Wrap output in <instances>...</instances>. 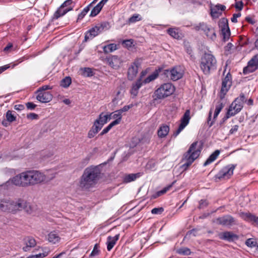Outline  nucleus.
<instances>
[{
    "label": "nucleus",
    "instance_id": "f257e3e1",
    "mask_svg": "<svg viewBox=\"0 0 258 258\" xmlns=\"http://www.w3.org/2000/svg\"><path fill=\"white\" fill-rule=\"evenodd\" d=\"M101 171L98 166H90L86 168L79 182L80 186L82 188L89 189L96 184Z\"/></svg>",
    "mask_w": 258,
    "mask_h": 258
},
{
    "label": "nucleus",
    "instance_id": "f03ea898",
    "mask_svg": "<svg viewBox=\"0 0 258 258\" xmlns=\"http://www.w3.org/2000/svg\"><path fill=\"white\" fill-rule=\"evenodd\" d=\"M200 67L205 75H209L211 71L216 69L215 57L211 53H205L201 58Z\"/></svg>",
    "mask_w": 258,
    "mask_h": 258
},
{
    "label": "nucleus",
    "instance_id": "7ed1b4c3",
    "mask_svg": "<svg viewBox=\"0 0 258 258\" xmlns=\"http://www.w3.org/2000/svg\"><path fill=\"white\" fill-rule=\"evenodd\" d=\"M198 144V142L192 143L187 151L184 154L182 161H184L185 163L181 166L184 169H186L190 166L199 156L201 150L197 148Z\"/></svg>",
    "mask_w": 258,
    "mask_h": 258
},
{
    "label": "nucleus",
    "instance_id": "20e7f679",
    "mask_svg": "<svg viewBox=\"0 0 258 258\" xmlns=\"http://www.w3.org/2000/svg\"><path fill=\"white\" fill-rule=\"evenodd\" d=\"M174 91V86L171 83H164L154 91L153 98L154 100L163 99L172 95Z\"/></svg>",
    "mask_w": 258,
    "mask_h": 258
},
{
    "label": "nucleus",
    "instance_id": "39448f33",
    "mask_svg": "<svg viewBox=\"0 0 258 258\" xmlns=\"http://www.w3.org/2000/svg\"><path fill=\"white\" fill-rule=\"evenodd\" d=\"M15 185L26 187L31 185L30 177L28 171L23 172L10 179Z\"/></svg>",
    "mask_w": 258,
    "mask_h": 258
},
{
    "label": "nucleus",
    "instance_id": "423d86ee",
    "mask_svg": "<svg viewBox=\"0 0 258 258\" xmlns=\"http://www.w3.org/2000/svg\"><path fill=\"white\" fill-rule=\"evenodd\" d=\"M236 165L229 164L223 167L214 177V180L218 182L223 179H229L233 174Z\"/></svg>",
    "mask_w": 258,
    "mask_h": 258
},
{
    "label": "nucleus",
    "instance_id": "0eeeda50",
    "mask_svg": "<svg viewBox=\"0 0 258 258\" xmlns=\"http://www.w3.org/2000/svg\"><path fill=\"white\" fill-rule=\"evenodd\" d=\"M108 26V23L104 22L92 28L86 32L84 41L87 42L88 40L93 39L102 32L105 29H107Z\"/></svg>",
    "mask_w": 258,
    "mask_h": 258
},
{
    "label": "nucleus",
    "instance_id": "6e6552de",
    "mask_svg": "<svg viewBox=\"0 0 258 258\" xmlns=\"http://www.w3.org/2000/svg\"><path fill=\"white\" fill-rule=\"evenodd\" d=\"M231 85L232 76L231 74L228 72L222 80L221 89L219 94L221 100L224 98L225 95L229 90Z\"/></svg>",
    "mask_w": 258,
    "mask_h": 258
},
{
    "label": "nucleus",
    "instance_id": "1a4fd4ad",
    "mask_svg": "<svg viewBox=\"0 0 258 258\" xmlns=\"http://www.w3.org/2000/svg\"><path fill=\"white\" fill-rule=\"evenodd\" d=\"M196 31L202 30L206 34L207 36L214 40L216 38V32L214 28L208 26L204 23H200L198 25L195 26Z\"/></svg>",
    "mask_w": 258,
    "mask_h": 258
},
{
    "label": "nucleus",
    "instance_id": "9d476101",
    "mask_svg": "<svg viewBox=\"0 0 258 258\" xmlns=\"http://www.w3.org/2000/svg\"><path fill=\"white\" fill-rule=\"evenodd\" d=\"M218 25L220 28L223 40L224 41H227L230 36V31L227 19L225 18H221L219 21Z\"/></svg>",
    "mask_w": 258,
    "mask_h": 258
},
{
    "label": "nucleus",
    "instance_id": "9b49d317",
    "mask_svg": "<svg viewBox=\"0 0 258 258\" xmlns=\"http://www.w3.org/2000/svg\"><path fill=\"white\" fill-rule=\"evenodd\" d=\"M190 111L189 109H187L185 111L183 116L180 119V123L177 130L173 134L174 137H176L178 134L189 123L190 116Z\"/></svg>",
    "mask_w": 258,
    "mask_h": 258
},
{
    "label": "nucleus",
    "instance_id": "f8f14e48",
    "mask_svg": "<svg viewBox=\"0 0 258 258\" xmlns=\"http://www.w3.org/2000/svg\"><path fill=\"white\" fill-rule=\"evenodd\" d=\"M224 107V104L222 102V100H220L216 102L215 105V110L214 114V117L213 120L211 121V117L212 114V108H211L208 117L207 122L209 125V127H211L214 123L219 113L221 112L222 109Z\"/></svg>",
    "mask_w": 258,
    "mask_h": 258
},
{
    "label": "nucleus",
    "instance_id": "ddd939ff",
    "mask_svg": "<svg viewBox=\"0 0 258 258\" xmlns=\"http://www.w3.org/2000/svg\"><path fill=\"white\" fill-rule=\"evenodd\" d=\"M216 222L218 225L228 227L237 225V220L230 215H226L218 217L216 219Z\"/></svg>",
    "mask_w": 258,
    "mask_h": 258
},
{
    "label": "nucleus",
    "instance_id": "4468645a",
    "mask_svg": "<svg viewBox=\"0 0 258 258\" xmlns=\"http://www.w3.org/2000/svg\"><path fill=\"white\" fill-rule=\"evenodd\" d=\"M166 72L167 76L170 77V79L174 81L181 79L184 74L183 69L180 66L173 67L170 70H166Z\"/></svg>",
    "mask_w": 258,
    "mask_h": 258
},
{
    "label": "nucleus",
    "instance_id": "2eb2a0df",
    "mask_svg": "<svg viewBox=\"0 0 258 258\" xmlns=\"http://www.w3.org/2000/svg\"><path fill=\"white\" fill-rule=\"evenodd\" d=\"M12 213H15L18 211H22V210H24L27 212H29L30 206L24 200L18 199L16 201L12 200Z\"/></svg>",
    "mask_w": 258,
    "mask_h": 258
},
{
    "label": "nucleus",
    "instance_id": "dca6fc26",
    "mask_svg": "<svg viewBox=\"0 0 258 258\" xmlns=\"http://www.w3.org/2000/svg\"><path fill=\"white\" fill-rule=\"evenodd\" d=\"M31 185H34L35 184L40 183L44 181L45 179V175L37 170H28Z\"/></svg>",
    "mask_w": 258,
    "mask_h": 258
},
{
    "label": "nucleus",
    "instance_id": "f3484780",
    "mask_svg": "<svg viewBox=\"0 0 258 258\" xmlns=\"http://www.w3.org/2000/svg\"><path fill=\"white\" fill-rule=\"evenodd\" d=\"M258 69V54L254 55L249 60L247 66L243 69L244 74H248L252 73Z\"/></svg>",
    "mask_w": 258,
    "mask_h": 258
},
{
    "label": "nucleus",
    "instance_id": "a211bd4d",
    "mask_svg": "<svg viewBox=\"0 0 258 258\" xmlns=\"http://www.w3.org/2000/svg\"><path fill=\"white\" fill-rule=\"evenodd\" d=\"M142 59L136 58L128 68L127 71V77L128 80H132L137 76L138 72V68L141 66Z\"/></svg>",
    "mask_w": 258,
    "mask_h": 258
},
{
    "label": "nucleus",
    "instance_id": "6ab92c4d",
    "mask_svg": "<svg viewBox=\"0 0 258 258\" xmlns=\"http://www.w3.org/2000/svg\"><path fill=\"white\" fill-rule=\"evenodd\" d=\"M12 200L9 199H0V211L12 213Z\"/></svg>",
    "mask_w": 258,
    "mask_h": 258
},
{
    "label": "nucleus",
    "instance_id": "aec40b11",
    "mask_svg": "<svg viewBox=\"0 0 258 258\" xmlns=\"http://www.w3.org/2000/svg\"><path fill=\"white\" fill-rule=\"evenodd\" d=\"M106 60L109 66L114 69H118L122 63V60L117 55L107 57Z\"/></svg>",
    "mask_w": 258,
    "mask_h": 258
},
{
    "label": "nucleus",
    "instance_id": "412c9836",
    "mask_svg": "<svg viewBox=\"0 0 258 258\" xmlns=\"http://www.w3.org/2000/svg\"><path fill=\"white\" fill-rule=\"evenodd\" d=\"M35 93L37 94L36 96L37 100L42 103H48L53 98L52 95L49 92H42L41 91H36Z\"/></svg>",
    "mask_w": 258,
    "mask_h": 258
},
{
    "label": "nucleus",
    "instance_id": "4be33fe9",
    "mask_svg": "<svg viewBox=\"0 0 258 258\" xmlns=\"http://www.w3.org/2000/svg\"><path fill=\"white\" fill-rule=\"evenodd\" d=\"M219 237L220 239L226 240L228 242H233L239 238L238 235L231 231H225L220 233L219 234Z\"/></svg>",
    "mask_w": 258,
    "mask_h": 258
},
{
    "label": "nucleus",
    "instance_id": "5701e85b",
    "mask_svg": "<svg viewBox=\"0 0 258 258\" xmlns=\"http://www.w3.org/2000/svg\"><path fill=\"white\" fill-rule=\"evenodd\" d=\"M240 217L244 220L248 222H251L252 224H255L258 225V217L255 215L247 212H241L239 214Z\"/></svg>",
    "mask_w": 258,
    "mask_h": 258
},
{
    "label": "nucleus",
    "instance_id": "b1692460",
    "mask_svg": "<svg viewBox=\"0 0 258 258\" xmlns=\"http://www.w3.org/2000/svg\"><path fill=\"white\" fill-rule=\"evenodd\" d=\"M226 7L221 4H217L211 8V15L213 18H218L222 15V12L225 11Z\"/></svg>",
    "mask_w": 258,
    "mask_h": 258
},
{
    "label": "nucleus",
    "instance_id": "393cba45",
    "mask_svg": "<svg viewBox=\"0 0 258 258\" xmlns=\"http://www.w3.org/2000/svg\"><path fill=\"white\" fill-rule=\"evenodd\" d=\"M243 104L240 101L236 102L235 99L229 106L228 110L230 111L231 113H233L234 116L241 110L243 107Z\"/></svg>",
    "mask_w": 258,
    "mask_h": 258
},
{
    "label": "nucleus",
    "instance_id": "a878e982",
    "mask_svg": "<svg viewBox=\"0 0 258 258\" xmlns=\"http://www.w3.org/2000/svg\"><path fill=\"white\" fill-rule=\"evenodd\" d=\"M143 175V173L138 172L137 173H131L124 175L123 177V183H129L135 181Z\"/></svg>",
    "mask_w": 258,
    "mask_h": 258
},
{
    "label": "nucleus",
    "instance_id": "bb28decb",
    "mask_svg": "<svg viewBox=\"0 0 258 258\" xmlns=\"http://www.w3.org/2000/svg\"><path fill=\"white\" fill-rule=\"evenodd\" d=\"M167 33L172 38L178 40L181 39L183 37L181 32L176 28H170L167 30Z\"/></svg>",
    "mask_w": 258,
    "mask_h": 258
},
{
    "label": "nucleus",
    "instance_id": "cd10ccee",
    "mask_svg": "<svg viewBox=\"0 0 258 258\" xmlns=\"http://www.w3.org/2000/svg\"><path fill=\"white\" fill-rule=\"evenodd\" d=\"M63 9V8H60V6L57 9L53 15V20L58 19L59 17L64 16L68 12L72 11L73 10V7H70L64 9Z\"/></svg>",
    "mask_w": 258,
    "mask_h": 258
},
{
    "label": "nucleus",
    "instance_id": "c85d7f7f",
    "mask_svg": "<svg viewBox=\"0 0 258 258\" xmlns=\"http://www.w3.org/2000/svg\"><path fill=\"white\" fill-rule=\"evenodd\" d=\"M170 130L169 126L165 124H162L158 130V136L160 138H165L168 134Z\"/></svg>",
    "mask_w": 258,
    "mask_h": 258
},
{
    "label": "nucleus",
    "instance_id": "c756f323",
    "mask_svg": "<svg viewBox=\"0 0 258 258\" xmlns=\"http://www.w3.org/2000/svg\"><path fill=\"white\" fill-rule=\"evenodd\" d=\"M26 246L23 247V249L25 251L30 250V248L34 247L36 245V242L34 238L31 237H28L25 239Z\"/></svg>",
    "mask_w": 258,
    "mask_h": 258
},
{
    "label": "nucleus",
    "instance_id": "7c9ffc66",
    "mask_svg": "<svg viewBox=\"0 0 258 258\" xmlns=\"http://www.w3.org/2000/svg\"><path fill=\"white\" fill-rule=\"evenodd\" d=\"M47 240L52 244H56L59 242L60 237L58 233L55 231L50 232L47 235Z\"/></svg>",
    "mask_w": 258,
    "mask_h": 258
},
{
    "label": "nucleus",
    "instance_id": "2f4dec72",
    "mask_svg": "<svg viewBox=\"0 0 258 258\" xmlns=\"http://www.w3.org/2000/svg\"><path fill=\"white\" fill-rule=\"evenodd\" d=\"M143 83L144 82L142 81L141 79L137 80L135 83L133 84L132 85V89L131 90V94L133 95L134 96H136L138 95L139 89L142 86Z\"/></svg>",
    "mask_w": 258,
    "mask_h": 258
},
{
    "label": "nucleus",
    "instance_id": "473e14b6",
    "mask_svg": "<svg viewBox=\"0 0 258 258\" xmlns=\"http://www.w3.org/2000/svg\"><path fill=\"white\" fill-rule=\"evenodd\" d=\"M119 237V234H117L114 237L110 236L107 237V249L108 251H110L115 244Z\"/></svg>",
    "mask_w": 258,
    "mask_h": 258
},
{
    "label": "nucleus",
    "instance_id": "72a5a7b5",
    "mask_svg": "<svg viewBox=\"0 0 258 258\" xmlns=\"http://www.w3.org/2000/svg\"><path fill=\"white\" fill-rule=\"evenodd\" d=\"M175 182L176 180H174L171 184L164 187L162 190L156 192L155 194L153 195L152 196V199H156L161 196V195H163L166 193L167 191L170 189V188L173 186V185L175 184Z\"/></svg>",
    "mask_w": 258,
    "mask_h": 258
},
{
    "label": "nucleus",
    "instance_id": "f704fd0d",
    "mask_svg": "<svg viewBox=\"0 0 258 258\" xmlns=\"http://www.w3.org/2000/svg\"><path fill=\"white\" fill-rule=\"evenodd\" d=\"M111 115L112 113L105 114L104 112H102L99 114L98 118L95 120H98V123L103 126L104 124L107 122L108 120L111 119Z\"/></svg>",
    "mask_w": 258,
    "mask_h": 258
},
{
    "label": "nucleus",
    "instance_id": "c9c22d12",
    "mask_svg": "<svg viewBox=\"0 0 258 258\" xmlns=\"http://www.w3.org/2000/svg\"><path fill=\"white\" fill-rule=\"evenodd\" d=\"M220 154V151L217 150L215 151L207 159V160L204 163V166H206L207 165L211 164L212 162L214 161L218 157Z\"/></svg>",
    "mask_w": 258,
    "mask_h": 258
},
{
    "label": "nucleus",
    "instance_id": "e433bc0d",
    "mask_svg": "<svg viewBox=\"0 0 258 258\" xmlns=\"http://www.w3.org/2000/svg\"><path fill=\"white\" fill-rule=\"evenodd\" d=\"M112 115V118L116 119L115 120L113 121L112 122H116L115 123V125H117L119 124L122 118V113L120 112L119 110H116L113 113H111Z\"/></svg>",
    "mask_w": 258,
    "mask_h": 258
},
{
    "label": "nucleus",
    "instance_id": "4c0bfd02",
    "mask_svg": "<svg viewBox=\"0 0 258 258\" xmlns=\"http://www.w3.org/2000/svg\"><path fill=\"white\" fill-rule=\"evenodd\" d=\"M116 49L117 46L114 43L109 44L103 47V51L105 53L111 52L115 50Z\"/></svg>",
    "mask_w": 258,
    "mask_h": 258
},
{
    "label": "nucleus",
    "instance_id": "58836bf2",
    "mask_svg": "<svg viewBox=\"0 0 258 258\" xmlns=\"http://www.w3.org/2000/svg\"><path fill=\"white\" fill-rule=\"evenodd\" d=\"M72 80L70 77H66L61 82L60 85L63 88H68L71 84Z\"/></svg>",
    "mask_w": 258,
    "mask_h": 258
},
{
    "label": "nucleus",
    "instance_id": "ea45409f",
    "mask_svg": "<svg viewBox=\"0 0 258 258\" xmlns=\"http://www.w3.org/2000/svg\"><path fill=\"white\" fill-rule=\"evenodd\" d=\"M245 244L247 246L249 247H257L258 242H257L256 240L253 238H248L245 241Z\"/></svg>",
    "mask_w": 258,
    "mask_h": 258
},
{
    "label": "nucleus",
    "instance_id": "a19ab883",
    "mask_svg": "<svg viewBox=\"0 0 258 258\" xmlns=\"http://www.w3.org/2000/svg\"><path fill=\"white\" fill-rule=\"evenodd\" d=\"M91 159V155H88L83 158L78 164L79 166L83 168L85 167L89 163Z\"/></svg>",
    "mask_w": 258,
    "mask_h": 258
},
{
    "label": "nucleus",
    "instance_id": "79ce46f5",
    "mask_svg": "<svg viewBox=\"0 0 258 258\" xmlns=\"http://www.w3.org/2000/svg\"><path fill=\"white\" fill-rule=\"evenodd\" d=\"M176 252L177 253L183 255H188L191 253L190 249L187 247L180 248L177 249Z\"/></svg>",
    "mask_w": 258,
    "mask_h": 258
},
{
    "label": "nucleus",
    "instance_id": "37998d69",
    "mask_svg": "<svg viewBox=\"0 0 258 258\" xmlns=\"http://www.w3.org/2000/svg\"><path fill=\"white\" fill-rule=\"evenodd\" d=\"M102 9V8L98 4H97L92 10L91 13L90 14V16L92 17L96 16L97 15H98L99 13V12L101 11Z\"/></svg>",
    "mask_w": 258,
    "mask_h": 258
},
{
    "label": "nucleus",
    "instance_id": "c03bdc74",
    "mask_svg": "<svg viewBox=\"0 0 258 258\" xmlns=\"http://www.w3.org/2000/svg\"><path fill=\"white\" fill-rule=\"evenodd\" d=\"M91 6V4L85 7L80 14H79L78 17L77 21L82 20L85 16L88 13L90 10V7Z\"/></svg>",
    "mask_w": 258,
    "mask_h": 258
},
{
    "label": "nucleus",
    "instance_id": "a18cd8bd",
    "mask_svg": "<svg viewBox=\"0 0 258 258\" xmlns=\"http://www.w3.org/2000/svg\"><path fill=\"white\" fill-rule=\"evenodd\" d=\"M6 117L7 121L12 122L16 120V117L12 114V112L11 110H8L6 114Z\"/></svg>",
    "mask_w": 258,
    "mask_h": 258
},
{
    "label": "nucleus",
    "instance_id": "49530a36",
    "mask_svg": "<svg viewBox=\"0 0 258 258\" xmlns=\"http://www.w3.org/2000/svg\"><path fill=\"white\" fill-rule=\"evenodd\" d=\"M116 123V122H111L107 126H106V127H105L103 130L100 133V134L99 135V136H102L104 135H105V134L107 133L110 130L111 128L115 125V123Z\"/></svg>",
    "mask_w": 258,
    "mask_h": 258
},
{
    "label": "nucleus",
    "instance_id": "de8ad7c7",
    "mask_svg": "<svg viewBox=\"0 0 258 258\" xmlns=\"http://www.w3.org/2000/svg\"><path fill=\"white\" fill-rule=\"evenodd\" d=\"M102 127L103 126L98 123V120H95L93 125L91 128V129L93 130V131L96 132V133H98V132L102 128Z\"/></svg>",
    "mask_w": 258,
    "mask_h": 258
},
{
    "label": "nucleus",
    "instance_id": "09e8293b",
    "mask_svg": "<svg viewBox=\"0 0 258 258\" xmlns=\"http://www.w3.org/2000/svg\"><path fill=\"white\" fill-rule=\"evenodd\" d=\"M199 206H198V208L199 209H205L206 208V207H208V206L209 205V202L207 200H205V199H202L199 202Z\"/></svg>",
    "mask_w": 258,
    "mask_h": 258
},
{
    "label": "nucleus",
    "instance_id": "8fccbe9b",
    "mask_svg": "<svg viewBox=\"0 0 258 258\" xmlns=\"http://www.w3.org/2000/svg\"><path fill=\"white\" fill-rule=\"evenodd\" d=\"M158 77V74L153 73L149 75L147 78H146L143 81L144 84L148 83L154 80H155Z\"/></svg>",
    "mask_w": 258,
    "mask_h": 258
},
{
    "label": "nucleus",
    "instance_id": "3c124183",
    "mask_svg": "<svg viewBox=\"0 0 258 258\" xmlns=\"http://www.w3.org/2000/svg\"><path fill=\"white\" fill-rule=\"evenodd\" d=\"M99 244H96L93 248V250L92 251L91 254H90V257H93L96 256L99 254L100 250L99 249Z\"/></svg>",
    "mask_w": 258,
    "mask_h": 258
},
{
    "label": "nucleus",
    "instance_id": "603ef678",
    "mask_svg": "<svg viewBox=\"0 0 258 258\" xmlns=\"http://www.w3.org/2000/svg\"><path fill=\"white\" fill-rule=\"evenodd\" d=\"M93 72L90 68H85L83 69V75L86 77H91L93 76Z\"/></svg>",
    "mask_w": 258,
    "mask_h": 258
},
{
    "label": "nucleus",
    "instance_id": "864d4df0",
    "mask_svg": "<svg viewBox=\"0 0 258 258\" xmlns=\"http://www.w3.org/2000/svg\"><path fill=\"white\" fill-rule=\"evenodd\" d=\"M140 20H141L140 15L139 14H135L129 18L128 22L130 23H133Z\"/></svg>",
    "mask_w": 258,
    "mask_h": 258
},
{
    "label": "nucleus",
    "instance_id": "5fc2aeb1",
    "mask_svg": "<svg viewBox=\"0 0 258 258\" xmlns=\"http://www.w3.org/2000/svg\"><path fill=\"white\" fill-rule=\"evenodd\" d=\"M246 100V98L243 93H241L239 96L236 98V102L240 101L241 103H242L243 104L244 102H245Z\"/></svg>",
    "mask_w": 258,
    "mask_h": 258
},
{
    "label": "nucleus",
    "instance_id": "6e6d98bb",
    "mask_svg": "<svg viewBox=\"0 0 258 258\" xmlns=\"http://www.w3.org/2000/svg\"><path fill=\"white\" fill-rule=\"evenodd\" d=\"M164 211V209L162 207L155 208L152 210L151 213L153 214H161Z\"/></svg>",
    "mask_w": 258,
    "mask_h": 258
},
{
    "label": "nucleus",
    "instance_id": "4d7b16f0",
    "mask_svg": "<svg viewBox=\"0 0 258 258\" xmlns=\"http://www.w3.org/2000/svg\"><path fill=\"white\" fill-rule=\"evenodd\" d=\"M233 113H231L230 111L228 110L226 115L224 116V117L222 119L220 124H222L228 118H229L231 116H233Z\"/></svg>",
    "mask_w": 258,
    "mask_h": 258
},
{
    "label": "nucleus",
    "instance_id": "13d9d810",
    "mask_svg": "<svg viewBox=\"0 0 258 258\" xmlns=\"http://www.w3.org/2000/svg\"><path fill=\"white\" fill-rule=\"evenodd\" d=\"M134 40L133 39H127L123 40L122 44L127 47H131L133 44Z\"/></svg>",
    "mask_w": 258,
    "mask_h": 258
},
{
    "label": "nucleus",
    "instance_id": "bf43d9fd",
    "mask_svg": "<svg viewBox=\"0 0 258 258\" xmlns=\"http://www.w3.org/2000/svg\"><path fill=\"white\" fill-rule=\"evenodd\" d=\"M48 254V252H45L43 253H40L35 255H32L31 257L32 258H43L46 256Z\"/></svg>",
    "mask_w": 258,
    "mask_h": 258
},
{
    "label": "nucleus",
    "instance_id": "052dcab7",
    "mask_svg": "<svg viewBox=\"0 0 258 258\" xmlns=\"http://www.w3.org/2000/svg\"><path fill=\"white\" fill-rule=\"evenodd\" d=\"M184 48L186 52L191 57L193 55V53L191 46L188 44H185Z\"/></svg>",
    "mask_w": 258,
    "mask_h": 258
},
{
    "label": "nucleus",
    "instance_id": "680f3d73",
    "mask_svg": "<svg viewBox=\"0 0 258 258\" xmlns=\"http://www.w3.org/2000/svg\"><path fill=\"white\" fill-rule=\"evenodd\" d=\"M52 87L49 85H44L40 87L36 91H41L42 92H46L45 91L49 89H52Z\"/></svg>",
    "mask_w": 258,
    "mask_h": 258
},
{
    "label": "nucleus",
    "instance_id": "e2e57ef3",
    "mask_svg": "<svg viewBox=\"0 0 258 258\" xmlns=\"http://www.w3.org/2000/svg\"><path fill=\"white\" fill-rule=\"evenodd\" d=\"M133 107V105L132 104L128 105H125L122 108L119 109L120 112L122 113L124 112L127 111L130 109L132 108Z\"/></svg>",
    "mask_w": 258,
    "mask_h": 258
},
{
    "label": "nucleus",
    "instance_id": "0e129e2a",
    "mask_svg": "<svg viewBox=\"0 0 258 258\" xmlns=\"http://www.w3.org/2000/svg\"><path fill=\"white\" fill-rule=\"evenodd\" d=\"M26 106L28 110H33L36 107V105L33 102H29L26 103Z\"/></svg>",
    "mask_w": 258,
    "mask_h": 258
},
{
    "label": "nucleus",
    "instance_id": "69168bd1",
    "mask_svg": "<svg viewBox=\"0 0 258 258\" xmlns=\"http://www.w3.org/2000/svg\"><path fill=\"white\" fill-rule=\"evenodd\" d=\"M27 117L30 119H38V115L35 113H30L27 115Z\"/></svg>",
    "mask_w": 258,
    "mask_h": 258
},
{
    "label": "nucleus",
    "instance_id": "338daca9",
    "mask_svg": "<svg viewBox=\"0 0 258 258\" xmlns=\"http://www.w3.org/2000/svg\"><path fill=\"white\" fill-rule=\"evenodd\" d=\"M73 3V0H66L60 6V8H64L70 6Z\"/></svg>",
    "mask_w": 258,
    "mask_h": 258
},
{
    "label": "nucleus",
    "instance_id": "774afa93",
    "mask_svg": "<svg viewBox=\"0 0 258 258\" xmlns=\"http://www.w3.org/2000/svg\"><path fill=\"white\" fill-rule=\"evenodd\" d=\"M97 133L92 129H90L87 135V137L89 139L93 138Z\"/></svg>",
    "mask_w": 258,
    "mask_h": 258
}]
</instances>
